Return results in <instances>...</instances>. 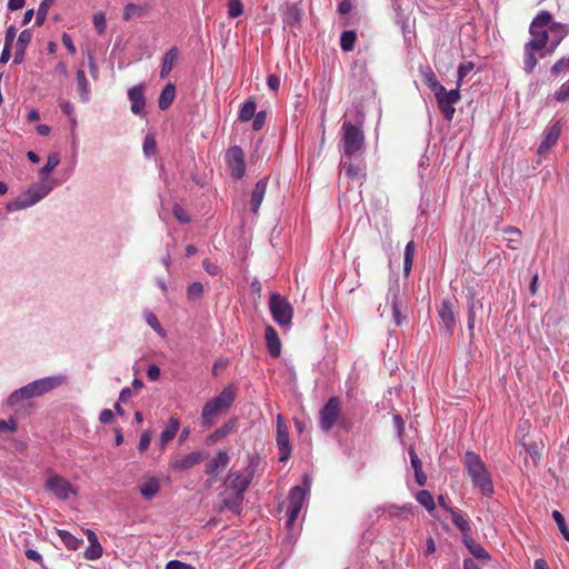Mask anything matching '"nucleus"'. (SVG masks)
I'll list each match as a JSON object with an SVG mask.
<instances>
[{
	"label": "nucleus",
	"instance_id": "bb28decb",
	"mask_svg": "<svg viewBox=\"0 0 569 569\" xmlns=\"http://www.w3.org/2000/svg\"><path fill=\"white\" fill-rule=\"evenodd\" d=\"M477 308H482V303L480 300H477L475 297V291L469 290L468 292V321L467 327L470 332H472L475 328V321H476V310Z\"/></svg>",
	"mask_w": 569,
	"mask_h": 569
},
{
	"label": "nucleus",
	"instance_id": "13d9d810",
	"mask_svg": "<svg viewBox=\"0 0 569 569\" xmlns=\"http://www.w3.org/2000/svg\"><path fill=\"white\" fill-rule=\"evenodd\" d=\"M408 453L410 456V461L413 470H418L422 468V462L419 459L418 455L415 451V448L412 445L409 446Z\"/></svg>",
	"mask_w": 569,
	"mask_h": 569
},
{
	"label": "nucleus",
	"instance_id": "f8f14e48",
	"mask_svg": "<svg viewBox=\"0 0 569 569\" xmlns=\"http://www.w3.org/2000/svg\"><path fill=\"white\" fill-rule=\"evenodd\" d=\"M306 499V491L300 486H296L290 490L288 498V520L287 526L291 527L297 520Z\"/></svg>",
	"mask_w": 569,
	"mask_h": 569
},
{
	"label": "nucleus",
	"instance_id": "8fccbe9b",
	"mask_svg": "<svg viewBox=\"0 0 569 569\" xmlns=\"http://www.w3.org/2000/svg\"><path fill=\"white\" fill-rule=\"evenodd\" d=\"M475 64L472 62L461 63L458 68V81L457 87L460 88L462 80L473 70Z\"/></svg>",
	"mask_w": 569,
	"mask_h": 569
},
{
	"label": "nucleus",
	"instance_id": "58836bf2",
	"mask_svg": "<svg viewBox=\"0 0 569 569\" xmlns=\"http://www.w3.org/2000/svg\"><path fill=\"white\" fill-rule=\"evenodd\" d=\"M242 500H243V495L233 492L231 496L224 497L222 502H223V506L226 508H228L229 510L239 512Z\"/></svg>",
	"mask_w": 569,
	"mask_h": 569
},
{
	"label": "nucleus",
	"instance_id": "9b49d317",
	"mask_svg": "<svg viewBox=\"0 0 569 569\" xmlns=\"http://www.w3.org/2000/svg\"><path fill=\"white\" fill-rule=\"evenodd\" d=\"M439 326L447 337H451L456 328V313L453 302L450 299H443L438 307Z\"/></svg>",
	"mask_w": 569,
	"mask_h": 569
},
{
	"label": "nucleus",
	"instance_id": "e2e57ef3",
	"mask_svg": "<svg viewBox=\"0 0 569 569\" xmlns=\"http://www.w3.org/2000/svg\"><path fill=\"white\" fill-rule=\"evenodd\" d=\"M550 31H556L560 34V39L566 37L569 32V29L567 26L559 23V22H552L550 23Z\"/></svg>",
	"mask_w": 569,
	"mask_h": 569
},
{
	"label": "nucleus",
	"instance_id": "39448f33",
	"mask_svg": "<svg viewBox=\"0 0 569 569\" xmlns=\"http://www.w3.org/2000/svg\"><path fill=\"white\" fill-rule=\"evenodd\" d=\"M341 143L345 156L351 157L359 152L365 144L361 127L345 121L341 126Z\"/></svg>",
	"mask_w": 569,
	"mask_h": 569
},
{
	"label": "nucleus",
	"instance_id": "423d86ee",
	"mask_svg": "<svg viewBox=\"0 0 569 569\" xmlns=\"http://www.w3.org/2000/svg\"><path fill=\"white\" fill-rule=\"evenodd\" d=\"M269 309L273 320L279 326L291 323L293 309L289 301L279 293H272L270 296Z\"/></svg>",
	"mask_w": 569,
	"mask_h": 569
},
{
	"label": "nucleus",
	"instance_id": "3c124183",
	"mask_svg": "<svg viewBox=\"0 0 569 569\" xmlns=\"http://www.w3.org/2000/svg\"><path fill=\"white\" fill-rule=\"evenodd\" d=\"M93 24L100 34L104 33V31L107 29V20H106L104 13H102V12L96 13L93 16Z\"/></svg>",
	"mask_w": 569,
	"mask_h": 569
},
{
	"label": "nucleus",
	"instance_id": "c03bdc74",
	"mask_svg": "<svg viewBox=\"0 0 569 569\" xmlns=\"http://www.w3.org/2000/svg\"><path fill=\"white\" fill-rule=\"evenodd\" d=\"M569 71V57L568 58H561L558 60L552 67H551V74L553 77H558L562 72Z\"/></svg>",
	"mask_w": 569,
	"mask_h": 569
},
{
	"label": "nucleus",
	"instance_id": "f03ea898",
	"mask_svg": "<svg viewBox=\"0 0 569 569\" xmlns=\"http://www.w3.org/2000/svg\"><path fill=\"white\" fill-rule=\"evenodd\" d=\"M462 462L468 476L472 480L473 486L479 488L483 496H492V480L480 456L473 451H467L462 458Z\"/></svg>",
	"mask_w": 569,
	"mask_h": 569
},
{
	"label": "nucleus",
	"instance_id": "7c9ffc66",
	"mask_svg": "<svg viewBox=\"0 0 569 569\" xmlns=\"http://www.w3.org/2000/svg\"><path fill=\"white\" fill-rule=\"evenodd\" d=\"M149 9L148 4L128 3L123 9V20L129 21L134 17H143Z\"/></svg>",
	"mask_w": 569,
	"mask_h": 569
},
{
	"label": "nucleus",
	"instance_id": "ddd939ff",
	"mask_svg": "<svg viewBox=\"0 0 569 569\" xmlns=\"http://www.w3.org/2000/svg\"><path fill=\"white\" fill-rule=\"evenodd\" d=\"M277 445L280 451V461H286L291 456V445L289 440V430L286 425L284 418L282 415L277 416V436H276Z\"/></svg>",
	"mask_w": 569,
	"mask_h": 569
},
{
	"label": "nucleus",
	"instance_id": "7ed1b4c3",
	"mask_svg": "<svg viewBox=\"0 0 569 569\" xmlns=\"http://www.w3.org/2000/svg\"><path fill=\"white\" fill-rule=\"evenodd\" d=\"M236 399V388L228 386L214 398L207 401L201 411L202 426L209 428L214 425L217 417L229 410Z\"/></svg>",
	"mask_w": 569,
	"mask_h": 569
},
{
	"label": "nucleus",
	"instance_id": "5fc2aeb1",
	"mask_svg": "<svg viewBox=\"0 0 569 569\" xmlns=\"http://www.w3.org/2000/svg\"><path fill=\"white\" fill-rule=\"evenodd\" d=\"M173 216L182 223H189L190 217L186 213L184 209L180 204L173 206Z\"/></svg>",
	"mask_w": 569,
	"mask_h": 569
},
{
	"label": "nucleus",
	"instance_id": "2f4dec72",
	"mask_svg": "<svg viewBox=\"0 0 569 569\" xmlns=\"http://www.w3.org/2000/svg\"><path fill=\"white\" fill-rule=\"evenodd\" d=\"M502 231H503V234L506 236L505 240L508 243V248L511 250L518 249L517 244L520 243L521 236H522L520 229H518L516 227L508 226V227L503 228Z\"/></svg>",
	"mask_w": 569,
	"mask_h": 569
},
{
	"label": "nucleus",
	"instance_id": "dca6fc26",
	"mask_svg": "<svg viewBox=\"0 0 569 569\" xmlns=\"http://www.w3.org/2000/svg\"><path fill=\"white\" fill-rule=\"evenodd\" d=\"M203 460V455L200 451L190 452L181 458H174L170 461V468L174 471L188 470Z\"/></svg>",
	"mask_w": 569,
	"mask_h": 569
},
{
	"label": "nucleus",
	"instance_id": "c756f323",
	"mask_svg": "<svg viewBox=\"0 0 569 569\" xmlns=\"http://www.w3.org/2000/svg\"><path fill=\"white\" fill-rule=\"evenodd\" d=\"M176 97V87L173 83H168L161 91L158 106L161 110H167L173 102Z\"/></svg>",
	"mask_w": 569,
	"mask_h": 569
},
{
	"label": "nucleus",
	"instance_id": "ea45409f",
	"mask_svg": "<svg viewBox=\"0 0 569 569\" xmlns=\"http://www.w3.org/2000/svg\"><path fill=\"white\" fill-rule=\"evenodd\" d=\"M54 0H42L36 16V24L38 27L42 26L46 21L48 11L50 7L53 4Z\"/></svg>",
	"mask_w": 569,
	"mask_h": 569
},
{
	"label": "nucleus",
	"instance_id": "c9c22d12",
	"mask_svg": "<svg viewBox=\"0 0 569 569\" xmlns=\"http://www.w3.org/2000/svg\"><path fill=\"white\" fill-rule=\"evenodd\" d=\"M357 40V33L353 30H346L340 36V47L342 51L349 52L355 48V43Z\"/></svg>",
	"mask_w": 569,
	"mask_h": 569
},
{
	"label": "nucleus",
	"instance_id": "f257e3e1",
	"mask_svg": "<svg viewBox=\"0 0 569 569\" xmlns=\"http://www.w3.org/2000/svg\"><path fill=\"white\" fill-rule=\"evenodd\" d=\"M551 20L550 12L541 11L530 23L529 33L531 39L523 47V68L527 73H531L538 63L536 53L547 48Z\"/></svg>",
	"mask_w": 569,
	"mask_h": 569
},
{
	"label": "nucleus",
	"instance_id": "b1692460",
	"mask_svg": "<svg viewBox=\"0 0 569 569\" xmlns=\"http://www.w3.org/2000/svg\"><path fill=\"white\" fill-rule=\"evenodd\" d=\"M180 428V419L177 416H171L167 427L160 435V446L161 449L166 447V445L172 440L178 433Z\"/></svg>",
	"mask_w": 569,
	"mask_h": 569
},
{
	"label": "nucleus",
	"instance_id": "a211bd4d",
	"mask_svg": "<svg viewBox=\"0 0 569 569\" xmlns=\"http://www.w3.org/2000/svg\"><path fill=\"white\" fill-rule=\"evenodd\" d=\"M251 476H243L239 471L230 470L227 477L228 487L234 491V493L243 495L251 482Z\"/></svg>",
	"mask_w": 569,
	"mask_h": 569
},
{
	"label": "nucleus",
	"instance_id": "cd10ccee",
	"mask_svg": "<svg viewBox=\"0 0 569 569\" xmlns=\"http://www.w3.org/2000/svg\"><path fill=\"white\" fill-rule=\"evenodd\" d=\"M448 511L451 515V521L452 523L460 530L462 535V539L469 535H471V527L469 525V521L463 518L461 513L456 511L452 508H448Z\"/></svg>",
	"mask_w": 569,
	"mask_h": 569
},
{
	"label": "nucleus",
	"instance_id": "20e7f679",
	"mask_svg": "<svg viewBox=\"0 0 569 569\" xmlns=\"http://www.w3.org/2000/svg\"><path fill=\"white\" fill-rule=\"evenodd\" d=\"M341 400L338 397H331L319 412V426L322 431L329 432L336 425L345 427L346 420L341 416Z\"/></svg>",
	"mask_w": 569,
	"mask_h": 569
},
{
	"label": "nucleus",
	"instance_id": "6e6552de",
	"mask_svg": "<svg viewBox=\"0 0 569 569\" xmlns=\"http://www.w3.org/2000/svg\"><path fill=\"white\" fill-rule=\"evenodd\" d=\"M44 489L61 500H68L70 496H77L78 490L64 477L52 473L44 482Z\"/></svg>",
	"mask_w": 569,
	"mask_h": 569
},
{
	"label": "nucleus",
	"instance_id": "4468645a",
	"mask_svg": "<svg viewBox=\"0 0 569 569\" xmlns=\"http://www.w3.org/2000/svg\"><path fill=\"white\" fill-rule=\"evenodd\" d=\"M67 382V378L62 375L41 378L32 381L37 397L46 395Z\"/></svg>",
	"mask_w": 569,
	"mask_h": 569
},
{
	"label": "nucleus",
	"instance_id": "69168bd1",
	"mask_svg": "<svg viewBox=\"0 0 569 569\" xmlns=\"http://www.w3.org/2000/svg\"><path fill=\"white\" fill-rule=\"evenodd\" d=\"M16 33H17V29L14 26L8 27L7 31H6L4 44L12 47V43L16 38Z\"/></svg>",
	"mask_w": 569,
	"mask_h": 569
},
{
	"label": "nucleus",
	"instance_id": "de8ad7c7",
	"mask_svg": "<svg viewBox=\"0 0 569 569\" xmlns=\"http://www.w3.org/2000/svg\"><path fill=\"white\" fill-rule=\"evenodd\" d=\"M157 150L156 139L152 134H147L143 140V152L147 157L153 156Z\"/></svg>",
	"mask_w": 569,
	"mask_h": 569
},
{
	"label": "nucleus",
	"instance_id": "5701e85b",
	"mask_svg": "<svg viewBox=\"0 0 569 569\" xmlns=\"http://www.w3.org/2000/svg\"><path fill=\"white\" fill-rule=\"evenodd\" d=\"M179 49L177 47L170 48L162 58L160 77L167 78L179 59Z\"/></svg>",
	"mask_w": 569,
	"mask_h": 569
},
{
	"label": "nucleus",
	"instance_id": "a19ab883",
	"mask_svg": "<svg viewBox=\"0 0 569 569\" xmlns=\"http://www.w3.org/2000/svg\"><path fill=\"white\" fill-rule=\"evenodd\" d=\"M417 500L428 511H432L436 508L433 497L428 490H421L417 493Z\"/></svg>",
	"mask_w": 569,
	"mask_h": 569
},
{
	"label": "nucleus",
	"instance_id": "72a5a7b5",
	"mask_svg": "<svg viewBox=\"0 0 569 569\" xmlns=\"http://www.w3.org/2000/svg\"><path fill=\"white\" fill-rule=\"evenodd\" d=\"M415 253L416 243L411 240L407 243L403 253V273L406 277H408L411 271Z\"/></svg>",
	"mask_w": 569,
	"mask_h": 569
},
{
	"label": "nucleus",
	"instance_id": "f704fd0d",
	"mask_svg": "<svg viewBox=\"0 0 569 569\" xmlns=\"http://www.w3.org/2000/svg\"><path fill=\"white\" fill-rule=\"evenodd\" d=\"M256 109L257 104L253 99L246 100L239 111V120L242 122L251 120L254 117Z\"/></svg>",
	"mask_w": 569,
	"mask_h": 569
},
{
	"label": "nucleus",
	"instance_id": "6ab92c4d",
	"mask_svg": "<svg viewBox=\"0 0 569 569\" xmlns=\"http://www.w3.org/2000/svg\"><path fill=\"white\" fill-rule=\"evenodd\" d=\"M160 491V481L156 477H146L139 485V492L146 500H152Z\"/></svg>",
	"mask_w": 569,
	"mask_h": 569
},
{
	"label": "nucleus",
	"instance_id": "0eeeda50",
	"mask_svg": "<svg viewBox=\"0 0 569 569\" xmlns=\"http://www.w3.org/2000/svg\"><path fill=\"white\" fill-rule=\"evenodd\" d=\"M435 97L443 118L451 121L456 112L453 104L461 98L459 88L457 87L448 91L445 87H440V89L438 88V91H436Z\"/></svg>",
	"mask_w": 569,
	"mask_h": 569
},
{
	"label": "nucleus",
	"instance_id": "a878e982",
	"mask_svg": "<svg viewBox=\"0 0 569 569\" xmlns=\"http://www.w3.org/2000/svg\"><path fill=\"white\" fill-rule=\"evenodd\" d=\"M466 548L469 550V552L477 559H481V560H489L490 559V556L489 553L486 551V549L479 543L477 542L471 535L465 537L462 539Z\"/></svg>",
	"mask_w": 569,
	"mask_h": 569
},
{
	"label": "nucleus",
	"instance_id": "4d7b16f0",
	"mask_svg": "<svg viewBox=\"0 0 569 569\" xmlns=\"http://www.w3.org/2000/svg\"><path fill=\"white\" fill-rule=\"evenodd\" d=\"M555 99L557 101L563 102L569 99V83H563L556 92Z\"/></svg>",
	"mask_w": 569,
	"mask_h": 569
},
{
	"label": "nucleus",
	"instance_id": "864d4df0",
	"mask_svg": "<svg viewBox=\"0 0 569 569\" xmlns=\"http://www.w3.org/2000/svg\"><path fill=\"white\" fill-rule=\"evenodd\" d=\"M425 82L433 91V93L438 91V88L440 89V87H443L438 82L437 77L432 71H429L425 74Z\"/></svg>",
	"mask_w": 569,
	"mask_h": 569
},
{
	"label": "nucleus",
	"instance_id": "393cba45",
	"mask_svg": "<svg viewBox=\"0 0 569 569\" xmlns=\"http://www.w3.org/2000/svg\"><path fill=\"white\" fill-rule=\"evenodd\" d=\"M31 39H32V33L30 30H23L19 34L18 40H17V46H16L14 59H13V62L16 64H19L22 62V60L24 58V51H26L28 44L31 42Z\"/></svg>",
	"mask_w": 569,
	"mask_h": 569
},
{
	"label": "nucleus",
	"instance_id": "412c9836",
	"mask_svg": "<svg viewBox=\"0 0 569 569\" xmlns=\"http://www.w3.org/2000/svg\"><path fill=\"white\" fill-rule=\"evenodd\" d=\"M230 458L228 452L219 451L206 466V473L214 476L219 470L226 469Z\"/></svg>",
	"mask_w": 569,
	"mask_h": 569
},
{
	"label": "nucleus",
	"instance_id": "4c0bfd02",
	"mask_svg": "<svg viewBox=\"0 0 569 569\" xmlns=\"http://www.w3.org/2000/svg\"><path fill=\"white\" fill-rule=\"evenodd\" d=\"M301 20V10L297 6H290L287 8L284 16H283V22L289 26H295L299 23Z\"/></svg>",
	"mask_w": 569,
	"mask_h": 569
},
{
	"label": "nucleus",
	"instance_id": "680f3d73",
	"mask_svg": "<svg viewBox=\"0 0 569 569\" xmlns=\"http://www.w3.org/2000/svg\"><path fill=\"white\" fill-rule=\"evenodd\" d=\"M233 429V423L230 421L226 425H223L222 427H220L219 429H217L214 431V433L212 435V437H216V438H223L226 436H228Z\"/></svg>",
	"mask_w": 569,
	"mask_h": 569
},
{
	"label": "nucleus",
	"instance_id": "6e6d98bb",
	"mask_svg": "<svg viewBox=\"0 0 569 569\" xmlns=\"http://www.w3.org/2000/svg\"><path fill=\"white\" fill-rule=\"evenodd\" d=\"M253 119V122H252V129L254 131H259L262 129L264 122H266V112L264 111H260L258 113H254V117L252 118Z\"/></svg>",
	"mask_w": 569,
	"mask_h": 569
},
{
	"label": "nucleus",
	"instance_id": "aec40b11",
	"mask_svg": "<svg viewBox=\"0 0 569 569\" xmlns=\"http://www.w3.org/2000/svg\"><path fill=\"white\" fill-rule=\"evenodd\" d=\"M266 345L268 352L273 357L278 358L281 353V342L276 329L271 326L266 328Z\"/></svg>",
	"mask_w": 569,
	"mask_h": 569
},
{
	"label": "nucleus",
	"instance_id": "09e8293b",
	"mask_svg": "<svg viewBox=\"0 0 569 569\" xmlns=\"http://www.w3.org/2000/svg\"><path fill=\"white\" fill-rule=\"evenodd\" d=\"M243 12V6L240 0H229L228 14L230 18H237Z\"/></svg>",
	"mask_w": 569,
	"mask_h": 569
},
{
	"label": "nucleus",
	"instance_id": "49530a36",
	"mask_svg": "<svg viewBox=\"0 0 569 569\" xmlns=\"http://www.w3.org/2000/svg\"><path fill=\"white\" fill-rule=\"evenodd\" d=\"M203 293V286L199 281H194L189 284L187 289V296L189 299H198Z\"/></svg>",
	"mask_w": 569,
	"mask_h": 569
},
{
	"label": "nucleus",
	"instance_id": "2eb2a0df",
	"mask_svg": "<svg viewBox=\"0 0 569 569\" xmlns=\"http://www.w3.org/2000/svg\"><path fill=\"white\" fill-rule=\"evenodd\" d=\"M561 131L562 126L560 121H556L547 129L545 137L538 148L539 156H545L553 146L557 144Z\"/></svg>",
	"mask_w": 569,
	"mask_h": 569
},
{
	"label": "nucleus",
	"instance_id": "a18cd8bd",
	"mask_svg": "<svg viewBox=\"0 0 569 569\" xmlns=\"http://www.w3.org/2000/svg\"><path fill=\"white\" fill-rule=\"evenodd\" d=\"M60 162V158L57 153L49 154L47 163L41 168V174L47 176L50 173Z\"/></svg>",
	"mask_w": 569,
	"mask_h": 569
},
{
	"label": "nucleus",
	"instance_id": "e433bc0d",
	"mask_svg": "<svg viewBox=\"0 0 569 569\" xmlns=\"http://www.w3.org/2000/svg\"><path fill=\"white\" fill-rule=\"evenodd\" d=\"M77 83L79 87L81 100L88 101V99H89V82H88L84 71L81 69H79L77 71Z\"/></svg>",
	"mask_w": 569,
	"mask_h": 569
},
{
	"label": "nucleus",
	"instance_id": "c85d7f7f",
	"mask_svg": "<svg viewBox=\"0 0 569 569\" xmlns=\"http://www.w3.org/2000/svg\"><path fill=\"white\" fill-rule=\"evenodd\" d=\"M34 397H37V395L34 392L32 382H30L27 386L20 388L19 390H16L14 392H12L9 397V402L11 405H17L21 400L31 399Z\"/></svg>",
	"mask_w": 569,
	"mask_h": 569
},
{
	"label": "nucleus",
	"instance_id": "473e14b6",
	"mask_svg": "<svg viewBox=\"0 0 569 569\" xmlns=\"http://www.w3.org/2000/svg\"><path fill=\"white\" fill-rule=\"evenodd\" d=\"M57 533L69 550H77L82 545V539L74 537L67 530L58 529Z\"/></svg>",
	"mask_w": 569,
	"mask_h": 569
},
{
	"label": "nucleus",
	"instance_id": "79ce46f5",
	"mask_svg": "<svg viewBox=\"0 0 569 569\" xmlns=\"http://www.w3.org/2000/svg\"><path fill=\"white\" fill-rule=\"evenodd\" d=\"M552 518L555 520V522L557 523L560 532L562 533L563 538L569 541V530L567 528V525H566V520H565V517L562 516V513L558 510H553L552 511Z\"/></svg>",
	"mask_w": 569,
	"mask_h": 569
},
{
	"label": "nucleus",
	"instance_id": "338daca9",
	"mask_svg": "<svg viewBox=\"0 0 569 569\" xmlns=\"http://www.w3.org/2000/svg\"><path fill=\"white\" fill-rule=\"evenodd\" d=\"M353 4L351 0H342L338 6V12L340 14H348L349 12H351Z\"/></svg>",
	"mask_w": 569,
	"mask_h": 569
},
{
	"label": "nucleus",
	"instance_id": "37998d69",
	"mask_svg": "<svg viewBox=\"0 0 569 569\" xmlns=\"http://www.w3.org/2000/svg\"><path fill=\"white\" fill-rule=\"evenodd\" d=\"M103 553L101 543H92L84 550V558L88 560H97Z\"/></svg>",
	"mask_w": 569,
	"mask_h": 569
},
{
	"label": "nucleus",
	"instance_id": "bf43d9fd",
	"mask_svg": "<svg viewBox=\"0 0 569 569\" xmlns=\"http://www.w3.org/2000/svg\"><path fill=\"white\" fill-rule=\"evenodd\" d=\"M150 441H151V433L149 431L142 432V435L140 436L139 445H138L139 451L140 452L146 451L150 445Z\"/></svg>",
	"mask_w": 569,
	"mask_h": 569
},
{
	"label": "nucleus",
	"instance_id": "9d476101",
	"mask_svg": "<svg viewBox=\"0 0 569 569\" xmlns=\"http://www.w3.org/2000/svg\"><path fill=\"white\" fill-rule=\"evenodd\" d=\"M226 162L230 174L234 179H241L246 172L243 150L239 146L230 147L226 151Z\"/></svg>",
	"mask_w": 569,
	"mask_h": 569
},
{
	"label": "nucleus",
	"instance_id": "f3484780",
	"mask_svg": "<svg viewBox=\"0 0 569 569\" xmlns=\"http://www.w3.org/2000/svg\"><path fill=\"white\" fill-rule=\"evenodd\" d=\"M128 98L131 102V112L137 116L142 114L146 106L144 86L141 83L130 88L128 91Z\"/></svg>",
	"mask_w": 569,
	"mask_h": 569
},
{
	"label": "nucleus",
	"instance_id": "1a4fd4ad",
	"mask_svg": "<svg viewBox=\"0 0 569 569\" xmlns=\"http://www.w3.org/2000/svg\"><path fill=\"white\" fill-rule=\"evenodd\" d=\"M49 191L50 188L44 184H41L37 188H30L28 192L23 194V197H20L17 200L8 203L7 209L8 211H17L31 207L44 198Z\"/></svg>",
	"mask_w": 569,
	"mask_h": 569
},
{
	"label": "nucleus",
	"instance_id": "603ef678",
	"mask_svg": "<svg viewBox=\"0 0 569 569\" xmlns=\"http://www.w3.org/2000/svg\"><path fill=\"white\" fill-rule=\"evenodd\" d=\"M408 319V309L403 311L400 310V308L393 303V322L398 326H401L405 323Z\"/></svg>",
	"mask_w": 569,
	"mask_h": 569
},
{
	"label": "nucleus",
	"instance_id": "774afa93",
	"mask_svg": "<svg viewBox=\"0 0 569 569\" xmlns=\"http://www.w3.org/2000/svg\"><path fill=\"white\" fill-rule=\"evenodd\" d=\"M113 417H114V415H113L112 410H110V409H103V410L100 412L99 420H100V422H101V423H104V425H106V423H110V422H112Z\"/></svg>",
	"mask_w": 569,
	"mask_h": 569
},
{
	"label": "nucleus",
	"instance_id": "052dcab7",
	"mask_svg": "<svg viewBox=\"0 0 569 569\" xmlns=\"http://www.w3.org/2000/svg\"><path fill=\"white\" fill-rule=\"evenodd\" d=\"M17 430V421L14 419L0 420V432L9 431L14 432Z\"/></svg>",
	"mask_w": 569,
	"mask_h": 569
},
{
	"label": "nucleus",
	"instance_id": "0e129e2a",
	"mask_svg": "<svg viewBox=\"0 0 569 569\" xmlns=\"http://www.w3.org/2000/svg\"><path fill=\"white\" fill-rule=\"evenodd\" d=\"M147 323L157 332L161 333L163 331L158 318L153 313L147 315Z\"/></svg>",
	"mask_w": 569,
	"mask_h": 569
},
{
	"label": "nucleus",
	"instance_id": "4be33fe9",
	"mask_svg": "<svg viewBox=\"0 0 569 569\" xmlns=\"http://www.w3.org/2000/svg\"><path fill=\"white\" fill-rule=\"evenodd\" d=\"M267 186H268V180L261 179L256 183V186L252 190L250 204H251V210L253 213H257L259 211V208H260L262 200L264 198V194L267 192Z\"/></svg>",
	"mask_w": 569,
	"mask_h": 569
}]
</instances>
